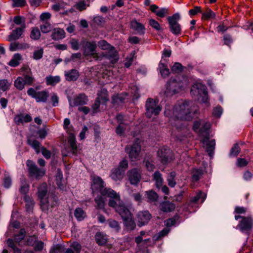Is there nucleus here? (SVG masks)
I'll return each mask as SVG.
<instances>
[{
	"label": "nucleus",
	"mask_w": 253,
	"mask_h": 253,
	"mask_svg": "<svg viewBox=\"0 0 253 253\" xmlns=\"http://www.w3.org/2000/svg\"><path fill=\"white\" fill-rule=\"evenodd\" d=\"M43 54V48L38 47L34 50L32 58L35 60H39L42 58Z\"/></svg>",
	"instance_id": "nucleus-42"
},
{
	"label": "nucleus",
	"mask_w": 253,
	"mask_h": 253,
	"mask_svg": "<svg viewBox=\"0 0 253 253\" xmlns=\"http://www.w3.org/2000/svg\"><path fill=\"white\" fill-rule=\"evenodd\" d=\"M108 205L109 207L114 208L123 219L132 215L129 209L121 200L120 195L119 193H117V195H114V197L109 199Z\"/></svg>",
	"instance_id": "nucleus-3"
},
{
	"label": "nucleus",
	"mask_w": 253,
	"mask_h": 253,
	"mask_svg": "<svg viewBox=\"0 0 253 253\" xmlns=\"http://www.w3.org/2000/svg\"><path fill=\"white\" fill-rule=\"evenodd\" d=\"M65 36V32L61 28H55L52 31L51 37L54 40H59L63 39Z\"/></svg>",
	"instance_id": "nucleus-27"
},
{
	"label": "nucleus",
	"mask_w": 253,
	"mask_h": 253,
	"mask_svg": "<svg viewBox=\"0 0 253 253\" xmlns=\"http://www.w3.org/2000/svg\"><path fill=\"white\" fill-rule=\"evenodd\" d=\"M3 184L5 188H8L11 185V179L9 175L4 174L3 178Z\"/></svg>",
	"instance_id": "nucleus-59"
},
{
	"label": "nucleus",
	"mask_w": 253,
	"mask_h": 253,
	"mask_svg": "<svg viewBox=\"0 0 253 253\" xmlns=\"http://www.w3.org/2000/svg\"><path fill=\"white\" fill-rule=\"evenodd\" d=\"M191 91V92H197L198 94L202 96V101L204 103H208V91L204 86L201 84H195L192 87Z\"/></svg>",
	"instance_id": "nucleus-19"
},
{
	"label": "nucleus",
	"mask_w": 253,
	"mask_h": 253,
	"mask_svg": "<svg viewBox=\"0 0 253 253\" xmlns=\"http://www.w3.org/2000/svg\"><path fill=\"white\" fill-rule=\"evenodd\" d=\"M24 29L21 28H16L15 30H13L8 36V41H12L19 39L22 35Z\"/></svg>",
	"instance_id": "nucleus-30"
},
{
	"label": "nucleus",
	"mask_w": 253,
	"mask_h": 253,
	"mask_svg": "<svg viewBox=\"0 0 253 253\" xmlns=\"http://www.w3.org/2000/svg\"><path fill=\"white\" fill-rule=\"evenodd\" d=\"M125 172L123 170L118 168L112 169L110 177L114 181L121 180L124 176Z\"/></svg>",
	"instance_id": "nucleus-25"
},
{
	"label": "nucleus",
	"mask_w": 253,
	"mask_h": 253,
	"mask_svg": "<svg viewBox=\"0 0 253 253\" xmlns=\"http://www.w3.org/2000/svg\"><path fill=\"white\" fill-rule=\"evenodd\" d=\"M79 76V72L76 69L65 72V79L68 81H75L78 80Z\"/></svg>",
	"instance_id": "nucleus-26"
},
{
	"label": "nucleus",
	"mask_w": 253,
	"mask_h": 253,
	"mask_svg": "<svg viewBox=\"0 0 253 253\" xmlns=\"http://www.w3.org/2000/svg\"><path fill=\"white\" fill-rule=\"evenodd\" d=\"M129 123L121 122L116 129V132L120 136L123 135L126 129V126L128 125Z\"/></svg>",
	"instance_id": "nucleus-45"
},
{
	"label": "nucleus",
	"mask_w": 253,
	"mask_h": 253,
	"mask_svg": "<svg viewBox=\"0 0 253 253\" xmlns=\"http://www.w3.org/2000/svg\"><path fill=\"white\" fill-rule=\"evenodd\" d=\"M240 149L239 146L238 144H236L232 148L230 153V155L232 157H236L240 152Z\"/></svg>",
	"instance_id": "nucleus-61"
},
{
	"label": "nucleus",
	"mask_w": 253,
	"mask_h": 253,
	"mask_svg": "<svg viewBox=\"0 0 253 253\" xmlns=\"http://www.w3.org/2000/svg\"><path fill=\"white\" fill-rule=\"evenodd\" d=\"M80 45L83 50V54L85 57L93 54L97 48L95 41H88L85 39L81 41Z\"/></svg>",
	"instance_id": "nucleus-13"
},
{
	"label": "nucleus",
	"mask_w": 253,
	"mask_h": 253,
	"mask_svg": "<svg viewBox=\"0 0 253 253\" xmlns=\"http://www.w3.org/2000/svg\"><path fill=\"white\" fill-rule=\"evenodd\" d=\"M23 78L24 79L25 85H32L35 82V79L32 76L28 75H24Z\"/></svg>",
	"instance_id": "nucleus-63"
},
{
	"label": "nucleus",
	"mask_w": 253,
	"mask_h": 253,
	"mask_svg": "<svg viewBox=\"0 0 253 253\" xmlns=\"http://www.w3.org/2000/svg\"><path fill=\"white\" fill-rule=\"evenodd\" d=\"M91 189L93 193H99L103 196L107 197L109 199L114 195H117V192L112 189L106 187L105 182L99 176H91Z\"/></svg>",
	"instance_id": "nucleus-2"
},
{
	"label": "nucleus",
	"mask_w": 253,
	"mask_h": 253,
	"mask_svg": "<svg viewBox=\"0 0 253 253\" xmlns=\"http://www.w3.org/2000/svg\"><path fill=\"white\" fill-rule=\"evenodd\" d=\"M81 246L78 242H73L70 246V248L67 249L65 253H80Z\"/></svg>",
	"instance_id": "nucleus-33"
},
{
	"label": "nucleus",
	"mask_w": 253,
	"mask_h": 253,
	"mask_svg": "<svg viewBox=\"0 0 253 253\" xmlns=\"http://www.w3.org/2000/svg\"><path fill=\"white\" fill-rule=\"evenodd\" d=\"M103 56L109 60L111 63L115 64L119 60V55L118 51L115 49L114 47L103 54Z\"/></svg>",
	"instance_id": "nucleus-21"
},
{
	"label": "nucleus",
	"mask_w": 253,
	"mask_h": 253,
	"mask_svg": "<svg viewBox=\"0 0 253 253\" xmlns=\"http://www.w3.org/2000/svg\"><path fill=\"white\" fill-rule=\"evenodd\" d=\"M175 207V205L173 203L168 201L163 202L160 205L161 211L165 212H169L173 211Z\"/></svg>",
	"instance_id": "nucleus-28"
},
{
	"label": "nucleus",
	"mask_w": 253,
	"mask_h": 253,
	"mask_svg": "<svg viewBox=\"0 0 253 253\" xmlns=\"http://www.w3.org/2000/svg\"><path fill=\"white\" fill-rule=\"evenodd\" d=\"M63 127L66 132L69 134L68 137V143L71 148V151L73 155H77L79 149L77 145L75 137V131L72 126L70 125V120L66 118L64 120Z\"/></svg>",
	"instance_id": "nucleus-5"
},
{
	"label": "nucleus",
	"mask_w": 253,
	"mask_h": 253,
	"mask_svg": "<svg viewBox=\"0 0 253 253\" xmlns=\"http://www.w3.org/2000/svg\"><path fill=\"white\" fill-rule=\"evenodd\" d=\"M22 59V56L19 53H15L10 60L8 65L11 67H16L20 64V61Z\"/></svg>",
	"instance_id": "nucleus-35"
},
{
	"label": "nucleus",
	"mask_w": 253,
	"mask_h": 253,
	"mask_svg": "<svg viewBox=\"0 0 253 253\" xmlns=\"http://www.w3.org/2000/svg\"><path fill=\"white\" fill-rule=\"evenodd\" d=\"M88 101L87 96L83 93L80 94L73 99H69V105L71 107L85 105Z\"/></svg>",
	"instance_id": "nucleus-18"
},
{
	"label": "nucleus",
	"mask_w": 253,
	"mask_h": 253,
	"mask_svg": "<svg viewBox=\"0 0 253 253\" xmlns=\"http://www.w3.org/2000/svg\"><path fill=\"white\" fill-rule=\"evenodd\" d=\"M175 176L176 173L174 171L171 172L168 175L167 178L168 185L171 187H174L176 185V182L174 180Z\"/></svg>",
	"instance_id": "nucleus-50"
},
{
	"label": "nucleus",
	"mask_w": 253,
	"mask_h": 253,
	"mask_svg": "<svg viewBox=\"0 0 253 253\" xmlns=\"http://www.w3.org/2000/svg\"><path fill=\"white\" fill-rule=\"evenodd\" d=\"M27 94L35 98L37 102H46L49 96L47 91L45 90L36 91L33 88H30L27 90Z\"/></svg>",
	"instance_id": "nucleus-15"
},
{
	"label": "nucleus",
	"mask_w": 253,
	"mask_h": 253,
	"mask_svg": "<svg viewBox=\"0 0 253 253\" xmlns=\"http://www.w3.org/2000/svg\"><path fill=\"white\" fill-rule=\"evenodd\" d=\"M112 103L114 105H116L123 102L125 100V97L122 94H118L114 95L112 97Z\"/></svg>",
	"instance_id": "nucleus-49"
},
{
	"label": "nucleus",
	"mask_w": 253,
	"mask_h": 253,
	"mask_svg": "<svg viewBox=\"0 0 253 253\" xmlns=\"http://www.w3.org/2000/svg\"><path fill=\"white\" fill-rule=\"evenodd\" d=\"M168 21L170 32L175 35H179L181 34V28L178 21L180 19V15L178 13H176L171 16L168 17Z\"/></svg>",
	"instance_id": "nucleus-8"
},
{
	"label": "nucleus",
	"mask_w": 253,
	"mask_h": 253,
	"mask_svg": "<svg viewBox=\"0 0 253 253\" xmlns=\"http://www.w3.org/2000/svg\"><path fill=\"white\" fill-rule=\"evenodd\" d=\"M210 128V125L207 124L205 126V130L204 131V136H202L203 138L201 140V142L203 143L204 146L206 147L209 155L211 156L214 150L215 142L214 140H211V141L209 140V130Z\"/></svg>",
	"instance_id": "nucleus-7"
},
{
	"label": "nucleus",
	"mask_w": 253,
	"mask_h": 253,
	"mask_svg": "<svg viewBox=\"0 0 253 253\" xmlns=\"http://www.w3.org/2000/svg\"><path fill=\"white\" fill-rule=\"evenodd\" d=\"M32 118L29 114H20L16 115L14 121L17 125H20L23 123H27L32 121Z\"/></svg>",
	"instance_id": "nucleus-24"
},
{
	"label": "nucleus",
	"mask_w": 253,
	"mask_h": 253,
	"mask_svg": "<svg viewBox=\"0 0 253 253\" xmlns=\"http://www.w3.org/2000/svg\"><path fill=\"white\" fill-rule=\"evenodd\" d=\"M107 222L110 227L112 228L114 231L118 232L120 230L119 224L116 220L109 219Z\"/></svg>",
	"instance_id": "nucleus-52"
},
{
	"label": "nucleus",
	"mask_w": 253,
	"mask_h": 253,
	"mask_svg": "<svg viewBox=\"0 0 253 253\" xmlns=\"http://www.w3.org/2000/svg\"><path fill=\"white\" fill-rule=\"evenodd\" d=\"M40 27L41 31L43 33H47L52 30L51 25L46 21L43 22Z\"/></svg>",
	"instance_id": "nucleus-51"
},
{
	"label": "nucleus",
	"mask_w": 253,
	"mask_h": 253,
	"mask_svg": "<svg viewBox=\"0 0 253 253\" xmlns=\"http://www.w3.org/2000/svg\"><path fill=\"white\" fill-rule=\"evenodd\" d=\"M203 18L208 19L213 18L215 17V13L210 9H208L207 11L202 14Z\"/></svg>",
	"instance_id": "nucleus-57"
},
{
	"label": "nucleus",
	"mask_w": 253,
	"mask_h": 253,
	"mask_svg": "<svg viewBox=\"0 0 253 253\" xmlns=\"http://www.w3.org/2000/svg\"><path fill=\"white\" fill-rule=\"evenodd\" d=\"M190 107L189 101H178L172 109H171L170 105H167L164 114L169 118V121L172 126L177 128H180L179 125L182 120H190L193 118V112Z\"/></svg>",
	"instance_id": "nucleus-1"
},
{
	"label": "nucleus",
	"mask_w": 253,
	"mask_h": 253,
	"mask_svg": "<svg viewBox=\"0 0 253 253\" xmlns=\"http://www.w3.org/2000/svg\"><path fill=\"white\" fill-rule=\"evenodd\" d=\"M95 239L96 243L99 245H104L107 242V238L106 235L100 232H97L95 236Z\"/></svg>",
	"instance_id": "nucleus-36"
},
{
	"label": "nucleus",
	"mask_w": 253,
	"mask_h": 253,
	"mask_svg": "<svg viewBox=\"0 0 253 253\" xmlns=\"http://www.w3.org/2000/svg\"><path fill=\"white\" fill-rule=\"evenodd\" d=\"M140 140L136 138L134 143L130 146H127L125 149L127 152L129 158L132 161L138 159L141 151Z\"/></svg>",
	"instance_id": "nucleus-9"
},
{
	"label": "nucleus",
	"mask_w": 253,
	"mask_h": 253,
	"mask_svg": "<svg viewBox=\"0 0 253 253\" xmlns=\"http://www.w3.org/2000/svg\"><path fill=\"white\" fill-rule=\"evenodd\" d=\"M101 102L98 99H95L94 104L92 106V112L93 114H96L100 111V106Z\"/></svg>",
	"instance_id": "nucleus-60"
},
{
	"label": "nucleus",
	"mask_w": 253,
	"mask_h": 253,
	"mask_svg": "<svg viewBox=\"0 0 253 253\" xmlns=\"http://www.w3.org/2000/svg\"><path fill=\"white\" fill-rule=\"evenodd\" d=\"M27 166L29 174L31 177H35L36 179H38L43 176L45 174L44 169L38 168L36 164L31 160H29L27 161Z\"/></svg>",
	"instance_id": "nucleus-14"
},
{
	"label": "nucleus",
	"mask_w": 253,
	"mask_h": 253,
	"mask_svg": "<svg viewBox=\"0 0 253 253\" xmlns=\"http://www.w3.org/2000/svg\"><path fill=\"white\" fill-rule=\"evenodd\" d=\"M103 197V196L100 195L94 199L95 202L96 204V208L98 209H103L104 208L105 200ZM104 197H106L105 196Z\"/></svg>",
	"instance_id": "nucleus-40"
},
{
	"label": "nucleus",
	"mask_w": 253,
	"mask_h": 253,
	"mask_svg": "<svg viewBox=\"0 0 253 253\" xmlns=\"http://www.w3.org/2000/svg\"><path fill=\"white\" fill-rule=\"evenodd\" d=\"M10 84L6 80H0V89L5 91L9 88Z\"/></svg>",
	"instance_id": "nucleus-54"
},
{
	"label": "nucleus",
	"mask_w": 253,
	"mask_h": 253,
	"mask_svg": "<svg viewBox=\"0 0 253 253\" xmlns=\"http://www.w3.org/2000/svg\"><path fill=\"white\" fill-rule=\"evenodd\" d=\"M24 201L26 202V207L27 209H30L34 206V202L33 199L29 196L25 195Z\"/></svg>",
	"instance_id": "nucleus-58"
},
{
	"label": "nucleus",
	"mask_w": 253,
	"mask_h": 253,
	"mask_svg": "<svg viewBox=\"0 0 253 253\" xmlns=\"http://www.w3.org/2000/svg\"><path fill=\"white\" fill-rule=\"evenodd\" d=\"M183 67L179 62H175L171 68V71L173 73H179L182 71Z\"/></svg>",
	"instance_id": "nucleus-53"
},
{
	"label": "nucleus",
	"mask_w": 253,
	"mask_h": 253,
	"mask_svg": "<svg viewBox=\"0 0 253 253\" xmlns=\"http://www.w3.org/2000/svg\"><path fill=\"white\" fill-rule=\"evenodd\" d=\"M13 22L15 24L20 25L21 27L20 28H26L25 18L24 17L16 16L13 18Z\"/></svg>",
	"instance_id": "nucleus-43"
},
{
	"label": "nucleus",
	"mask_w": 253,
	"mask_h": 253,
	"mask_svg": "<svg viewBox=\"0 0 253 253\" xmlns=\"http://www.w3.org/2000/svg\"><path fill=\"white\" fill-rule=\"evenodd\" d=\"M241 218L239 223L237 226L241 231L244 232L251 230L253 227V219L250 216H242L239 215H235V219L238 220Z\"/></svg>",
	"instance_id": "nucleus-10"
},
{
	"label": "nucleus",
	"mask_w": 253,
	"mask_h": 253,
	"mask_svg": "<svg viewBox=\"0 0 253 253\" xmlns=\"http://www.w3.org/2000/svg\"><path fill=\"white\" fill-rule=\"evenodd\" d=\"M126 229L129 231L134 230L136 227L135 223L132 218V215L130 217L123 219Z\"/></svg>",
	"instance_id": "nucleus-31"
},
{
	"label": "nucleus",
	"mask_w": 253,
	"mask_h": 253,
	"mask_svg": "<svg viewBox=\"0 0 253 253\" xmlns=\"http://www.w3.org/2000/svg\"><path fill=\"white\" fill-rule=\"evenodd\" d=\"M149 25L154 29L157 31H159L161 29V27L159 23L153 19L149 20Z\"/></svg>",
	"instance_id": "nucleus-64"
},
{
	"label": "nucleus",
	"mask_w": 253,
	"mask_h": 253,
	"mask_svg": "<svg viewBox=\"0 0 253 253\" xmlns=\"http://www.w3.org/2000/svg\"><path fill=\"white\" fill-rule=\"evenodd\" d=\"M25 85V84L23 77H19L14 81V86L19 90H22L24 88Z\"/></svg>",
	"instance_id": "nucleus-46"
},
{
	"label": "nucleus",
	"mask_w": 253,
	"mask_h": 253,
	"mask_svg": "<svg viewBox=\"0 0 253 253\" xmlns=\"http://www.w3.org/2000/svg\"><path fill=\"white\" fill-rule=\"evenodd\" d=\"M41 33L39 29L36 27L31 31L30 37L33 40H38L40 38Z\"/></svg>",
	"instance_id": "nucleus-55"
},
{
	"label": "nucleus",
	"mask_w": 253,
	"mask_h": 253,
	"mask_svg": "<svg viewBox=\"0 0 253 253\" xmlns=\"http://www.w3.org/2000/svg\"><path fill=\"white\" fill-rule=\"evenodd\" d=\"M98 47L102 50L108 51L113 46L110 44L106 41L103 40L99 41L97 44Z\"/></svg>",
	"instance_id": "nucleus-48"
},
{
	"label": "nucleus",
	"mask_w": 253,
	"mask_h": 253,
	"mask_svg": "<svg viewBox=\"0 0 253 253\" xmlns=\"http://www.w3.org/2000/svg\"><path fill=\"white\" fill-rule=\"evenodd\" d=\"M157 155L163 164H167L173 159L171 150L167 147H163L159 149Z\"/></svg>",
	"instance_id": "nucleus-16"
},
{
	"label": "nucleus",
	"mask_w": 253,
	"mask_h": 253,
	"mask_svg": "<svg viewBox=\"0 0 253 253\" xmlns=\"http://www.w3.org/2000/svg\"><path fill=\"white\" fill-rule=\"evenodd\" d=\"M74 215L78 221L83 220L86 216L85 212L80 208H77L75 210Z\"/></svg>",
	"instance_id": "nucleus-44"
},
{
	"label": "nucleus",
	"mask_w": 253,
	"mask_h": 253,
	"mask_svg": "<svg viewBox=\"0 0 253 253\" xmlns=\"http://www.w3.org/2000/svg\"><path fill=\"white\" fill-rule=\"evenodd\" d=\"M130 28L138 35H143L145 33V26L135 19L131 21Z\"/></svg>",
	"instance_id": "nucleus-23"
},
{
	"label": "nucleus",
	"mask_w": 253,
	"mask_h": 253,
	"mask_svg": "<svg viewBox=\"0 0 253 253\" xmlns=\"http://www.w3.org/2000/svg\"><path fill=\"white\" fill-rule=\"evenodd\" d=\"M127 176L131 184L136 185L141 178L140 170L136 168L129 170L127 172Z\"/></svg>",
	"instance_id": "nucleus-17"
},
{
	"label": "nucleus",
	"mask_w": 253,
	"mask_h": 253,
	"mask_svg": "<svg viewBox=\"0 0 253 253\" xmlns=\"http://www.w3.org/2000/svg\"><path fill=\"white\" fill-rule=\"evenodd\" d=\"M47 192L46 184L42 183L38 189V194L41 199V208L44 211H47L49 206L53 207L57 203L53 197H46Z\"/></svg>",
	"instance_id": "nucleus-4"
},
{
	"label": "nucleus",
	"mask_w": 253,
	"mask_h": 253,
	"mask_svg": "<svg viewBox=\"0 0 253 253\" xmlns=\"http://www.w3.org/2000/svg\"><path fill=\"white\" fill-rule=\"evenodd\" d=\"M203 174V171L202 169H194L192 171V180L195 181L199 180L202 177Z\"/></svg>",
	"instance_id": "nucleus-47"
},
{
	"label": "nucleus",
	"mask_w": 253,
	"mask_h": 253,
	"mask_svg": "<svg viewBox=\"0 0 253 253\" xmlns=\"http://www.w3.org/2000/svg\"><path fill=\"white\" fill-rule=\"evenodd\" d=\"M181 87V82H178L175 79H170L167 84L165 94L167 97L171 96L179 92Z\"/></svg>",
	"instance_id": "nucleus-12"
},
{
	"label": "nucleus",
	"mask_w": 253,
	"mask_h": 253,
	"mask_svg": "<svg viewBox=\"0 0 253 253\" xmlns=\"http://www.w3.org/2000/svg\"><path fill=\"white\" fill-rule=\"evenodd\" d=\"M102 102V104H106L109 101V96L107 89H101L97 93V97L96 98Z\"/></svg>",
	"instance_id": "nucleus-29"
},
{
	"label": "nucleus",
	"mask_w": 253,
	"mask_h": 253,
	"mask_svg": "<svg viewBox=\"0 0 253 253\" xmlns=\"http://www.w3.org/2000/svg\"><path fill=\"white\" fill-rule=\"evenodd\" d=\"M157 99L149 98L145 103V115L148 118H151L153 115H158L162 110L161 107L158 104Z\"/></svg>",
	"instance_id": "nucleus-6"
},
{
	"label": "nucleus",
	"mask_w": 253,
	"mask_h": 253,
	"mask_svg": "<svg viewBox=\"0 0 253 253\" xmlns=\"http://www.w3.org/2000/svg\"><path fill=\"white\" fill-rule=\"evenodd\" d=\"M64 252V248L61 245H54L50 250L49 253H62Z\"/></svg>",
	"instance_id": "nucleus-56"
},
{
	"label": "nucleus",
	"mask_w": 253,
	"mask_h": 253,
	"mask_svg": "<svg viewBox=\"0 0 253 253\" xmlns=\"http://www.w3.org/2000/svg\"><path fill=\"white\" fill-rule=\"evenodd\" d=\"M26 235V231L24 229H21L19 232L14 236V241L11 239H8L7 241L8 246L11 248L13 253H21V250L16 246L15 242L19 244Z\"/></svg>",
	"instance_id": "nucleus-11"
},
{
	"label": "nucleus",
	"mask_w": 253,
	"mask_h": 253,
	"mask_svg": "<svg viewBox=\"0 0 253 253\" xmlns=\"http://www.w3.org/2000/svg\"><path fill=\"white\" fill-rule=\"evenodd\" d=\"M205 198L206 195L204 193L200 191L195 196L190 198L188 205L192 203H196L200 200H201V203H202L204 202Z\"/></svg>",
	"instance_id": "nucleus-34"
},
{
	"label": "nucleus",
	"mask_w": 253,
	"mask_h": 253,
	"mask_svg": "<svg viewBox=\"0 0 253 253\" xmlns=\"http://www.w3.org/2000/svg\"><path fill=\"white\" fill-rule=\"evenodd\" d=\"M46 83L47 85H54L60 81L59 76H47L45 78Z\"/></svg>",
	"instance_id": "nucleus-39"
},
{
	"label": "nucleus",
	"mask_w": 253,
	"mask_h": 253,
	"mask_svg": "<svg viewBox=\"0 0 253 253\" xmlns=\"http://www.w3.org/2000/svg\"><path fill=\"white\" fill-rule=\"evenodd\" d=\"M138 225L139 226L147 224L151 218V215L147 211H140L136 214Z\"/></svg>",
	"instance_id": "nucleus-20"
},
{
	"label": "nucleus",
	"mask_w": 253,
	"mask_h": 253,
	"mask_svg": "<svg viewBox=\"0 0 253 253\" xmlns=\"http://www.w3.org/2000/svg\"><path fill=\"white\" fill-rule=\"evenodd\" d=\"M153 179L155 181L156 186L157 188L162 186L163 184V178L162 174L159 171H156L153 174Z\"/></svg>",
	"instance_id": "nucleus-37"
},
{
	"label": "nucleus",
	"mask_w": 253,
	"mask_h": 253,
	"mask_svg": "<svg viewBox=\"0 0 253 253\" xmlns=\"http://www.w3.org/2000/svg\"><path fill=\"white\" fill-rule=\"evenodd\" d=\"M20 192L22 194H26L29 191V185L27 183L26 181L22 182L20 188Z\"/></svg>",
	"instance_id": "nucleus-62"
},
{
	"label": "nucleus",
	"mask_w": 253,
	"mask_h": 253,
	"mask_svg": "<svg viewBox=\"0 0 253 253\" xmlns=\"http://www.w3.org/2000/svg\"><path fill=\"white\" fill-rule=\"evenodd\" d=\"M159 72L162 77L166 78L169 74V71L167 65L161 61L159 64Z\"/></svg>",
	"instance_id": "nucleus-38"
},
{
	"label": "nucleus",
	"mask_w": 253,
	"mask_h": 253,
	"mask_svg": "<svg viewBox=\"0 0 253 253\" xmlns=\"http://www.w3.org/2000/svg\"><path fill=\"white\" fill-rule=\"evenodd\" d=\"M207 124H210L208 122H206L203 120L197 121L194 122L193 125V130L198 133L200 136H204V131L205 130V126Z\"/></svg>",
	"instance_id": "nucleus-22"
},
{
	"label": "nucleus",
	"mask_w": 253,
	"mask_h": 253,
	"mask_svg": "<svg viewBox=\"0 0 253 253\" xmlns=\"http://www.w3.org/2000/svg\"><path fill=\"white\" fill-rule=\"evenodd\" d=\"M146 195L147 196L148 202L150 203L157 201L158 198V195L157 193L153 190L146 191Z\"/></svg>",
	"instance_id": "nucleus-41"
},
{
	"label": "nucleus",
	"mask_w": 253,
	"mask_h": 253,
	"mask_svg": "<svg viewBox=\"0 0 253 253\" xmlns=\"http://www.w3.org/2000/svg\"><path fill=\"white\" fill-rule=\"evenodd\" d=\"M27 142L29 145L35 150L37 154H39L40 152L41 144L38 140L31 137H29L27 139Z\"/></svg>",
	"instance_id": "nucleus-32"
}]
</instances>
